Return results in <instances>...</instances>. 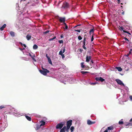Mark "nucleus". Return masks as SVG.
Here are the masks:
<instances>
[{"mask_svg":"<svg viewBox=\"0 0 132 132\" xmlns=\"http://www.w3.org/2000/svg\"><path fill=\"white\" fill-rule=\"evenodd\" d=\"M23 46L25 47H26V45L24 44H23Z\"/></svg>","mask_w":132,"mask_h":132,"instance_id":"49","label":"nucleus"},{"mask_svg":"<svg viewBox=\"0 0 132 132\" xmlns=\"http://www.w3.org/2000/svg\"><path fill=\"white\" fill-rule=\"evenodd\" d=\"M62 53H62V51L61 50L60 51L59 53V54L61 55L63 54Z\"/></svg>","mask_w":132,"mask_h":132,"instance_id":"35","label":"nucleus"},{"mask_svg":"<svg viewBox=\"0 0 132 132\" xmlns=\"http://www.w3.org/2000/svg\"><path fill=\"white\" fill-rule=\"evenodd\" d=\"M123 123V122L122 121H120L119 122V125H122Z\"/></svg>","mask_w":132,"mask_h":132,"instance_id":"32","label":"nucleus"},{"mask_svg":"<svg viewBox=\"0 0 132 132\" xmlns=\"http://www.w3.org/2000/svg\"><path fill=\"white\" fill-rule=\"evenodd\" d=\"M121 5H123V3H121Z\"/></svg>","mask_w":132,"mask_h":132,"instance_id":"64","label":"nucleus"},{"mask_svg":"<svg viewBox=\"0 0 132 132\" xmlns=\"http://www.w3.org/2000/svg\"><path fill=\"white\" fill-rule=\"evenodd\" d=\"M91 62L92 63H94V62H93V60H91Z\"/></svg>","mask_w":132,"mask_h":132,"instance_id":"56","label":"nucleus"},{"mask_svg":"<svg viewBox=\"0 0 132 132\" xmlns=\"http://www.w3.org/2000/svg\"><path fill=\"white\" fill-rule=\"evenodd\" d=\"M38 48V46L36 44H34L33 46V48L34 49H37Z\"/></svg>","mask_w":132,"mask_h":132,"instance_id":"20","label":"nucleus"},{"mask_svg":"<svg viewBox=\"0 0 132 132\" xmlns=\"http://www.w3.org/2000/svg\"><path fill=\"white\" fill-rule=\"evenodd\" d=\"M41 127V126H40V125H37L36 126V128L35 129L36 130H38Z\"/></svg>","mask_w":132,"mask_h":132,"instance_id":"19","label":"nucleus"},{"mask_svg":"<svg viewBox=\"0 0 132 132\" xmlns=\"http://www.w3.org/2000/svg\"><path fill=\"white\" fill-rule=\"evenodd\" d=\"M125 126H132V123H131L126 122L125 123Z\"/></svg>","mask_w":132,"mask_h":132,"instance_id":"16","label":"nucleus"},{"mask_svg":"<svg viewBox=\"0 0 132 132\" xmlns=\"http://www.w3.org/2000/svg\"><path fill=\"white\" fill-rule=\"evenodd\" d=\"M29 55L30 56L32 59L35 62H36V60L35 59L34 57H35V55L32 53V54L30 53L29 54Z\"/></svg>","mask_w":132,"mask_h":132,"instance_id":"9","label":"nucleus"},{"mask_svg":"<svg viewBox=\"0 0 132 132\" xmlns=\"http://www.w3.org/2000/svg\"><path fill=\"white\" fill-rule=\"evenodd\" d=\"M104 132H108V129H106Z\"/></svg>","mask_w":132,"mask_h":132,"instance_id":"54","label":"nucleus"},{"mask_svg":"<svg viewBox=\"0 0 132 132\" xmlns=\"http://www.w3.org/2000/svg\"><path fill=\"white\" fill-rule=\"evenodd\" d=\"M116 81L117 83L118 84H119L121 86H125L124 84L120 80L118 79H117L116 80Z\"/></svg>","mask_w":132,"mask_h":132,"instance_id":"4","label":"nucleus"},{"mask_svg":"<svg viewBox=\"0 0 132 132\" xmlns=\"http://www.w3.org/2000/svg\"><path fill=\"white\" fill-rule=\"evenodd\" d=\"M84 62H81V67L82 68H84L85 67V65H84Z\"/></svg>","mask_w":132,"mask_h":132,"instance_id":"27","label":"nucleus"},{"mask_svg":"<svg viewBox=\"0 0 132 132\" xmlns=\"http://www.w3.org/2000/svg\"><path fill=\"white\" fill-rule=\"evenodd\" d=\"M48 60L49 63L51 64L52 65V63L50 57H48Z\"/></svg>","mask_w":132,"mask_h":132,"instance_id":"17","label":"nucleus"},{"mask_svg":"<svg viewBox=\"0 0 132 132\" xmlns=\"http://www.w3.org/2000/svg\"><path fill=\"white\" fill-rule=\"evenodd\" d=\"M25 116L28 120L29 121H31V119L30 117L26 115H25Z\"/></svg>","mask_w":132,"mask_h":132,"instance_id":"14","label":"nucleus"},{"mask_svg":"<svg viewBox=\"0 0 132 132\" xmlns=\"http://www.w3.org/2000/svg\"><path fill=\"white\" fill-rule=\"evenodd\" d=\"M19 49L21 51H22V50H24L25 49L24 48H20Z\"/></svg>","mask_w":132,"mask_h":132,"instance_id":"44","label":"nucleus"},{"mask_svg":"<svg viewBox=\"0 0 132 132\" xmlns=\"http://www.w3.org/2000/svg\"><path fill=\"white\" fill-rule=\"evenodd\" d=\"M81 72L82 74H84V75L85 74H86V73H88V72H87V71H81Z\"/></svg>","mask_w":132,"mask_h":132,"instance_id":"28","label":"nucleus"},{"mask_svg":"<svg viewBox=\"0 0 132 132\" xmlns=\"http://www.w3.org/2000/svg\"><path fill=\"white\" fill-rule=\"evenodd\" d=\"M124 39H125L126 40H127L128 41H129V40H128V39H127V38H126V37H125V38H124Z\"/></svg>","mask_w":132,"mask_h":132,"instance_id":"46","label":"nucleus"},{"mask_svg":"<svg viewBox=\"0 0 132 132\" xmlns=\"http://www.w3.org/2000/svg\"><path fill=\"white\" fill-rule=\"evenodd\" d=\"M124 11H123L122 12V13H121V14H122V15H124Z\"/></svg>","mask_w":132,"mask_h":132,"instance_id":"50","label":"nucleus"},{"mask_svg":"<svg viewBox=\"0 0 132 132\" xmlns=\"http://www.w3.org/2000/svg\"><path fill=\"white\" fill-rule=\"evenodd\" d=\"M67 128V126H64V127H63V128L65 129V130H66V129Z\"/></svg>","mask_w":132,"mask_h":132,"instance_id":"43","label":"nucleus"},{"mask_svg":"<svg viewBox=\"0 0 132 132\" xmlns=\"http://www.w3.org/2000/svg\"><path fill=\"white\" fill-rule=\"evenodd\" d=\"M80 25H81L80 24H79V25H77V26H76L75 27H77V26H80Z\"/></svg>","mask_w":132,"mask_h":132,"instance_id":"60","label":"nucleus"},{"mask_svg":"<svg viewBox=\"0 0 132 132\" xmlns=\"http://www.w3.org/2000/svg\"><path fill=\"white\" fill-rule=\"evenodd\" d=\"M19 44H20L21 45H23V44H22V43L21 42H20L19 43Z\"/></svg>","mask_w":132,"mask_h":132,"instance_id":"51","label":"nucleus"},{"mask_svg":"<svg viewBox=\"0 0 132 132\" xmlns=\"http://www.w3.org/2000/svg\"><path fill=\"white\" fill-rule=\"evenodd\" d=\"M61 55L62 56V58L63 59V58H64L65 56H64V54H62V55Z\"/></svg>","mask_w":132,"mask_h":132,"instance_id":"42","label":"nucleus"},{"mask_svg":"<svg viewBox=\"0 0 132 132\" xmlns=\"http://www.w3.org/2000/svg\"><path fill=\"white\" fill-rule=\"evenodd\" d=\"M85 36H85H86V34L85 35H84V36Z\"/></svg>","mask_w":132,"mask_h":132,"instance_id":"62","label":"nucleus"},{"mask_svg":"<svg viewBox=\"0 0 132 132\" xmlns=\"http://www.w3.org/2000/svg\"><path fill=\"white\" fill-rule=\"evenodd\" d=\"M65 121H64L58 123L56 126V128L57 129H61L65 125Z\"/></svg>","mask_w":132,"mask_h":132,"instance_id":"2","label":"nucleus"},{"mask_svg":"<svg viewBox=\"0 0 132 132\" xmlns=\"http://www.w3.org/2000/svg\"><path fill=\"white\" fill-rule=\"evenodd\" d=\"M94 29H92L90 30L89 31L90 34L91 33L93 34L94 33Z\"/></svg>","mask_w":132,"mask_h":132,"instance_id":"23","label":"nucleus"},{"mask_svg":"<svg viewBox=\"0 0 132 132\" xmlns=\"http://www.w3.org/2000/svg\"><path fill=\"white\" fill-rule=\"evenodd\" d=\"M86 38L84 36V38L83 40V46L82 47L85 50H86V47H85V45L86 44Z\"/></svg>","mask_w":132,"mask_h":132,"instance_id":"8","label":"nucleus"},{"mask_svg":"<svg viewBox=\"0 0 132 132\" xmlns=\"http://www.w3.org/2000/svg\"><path fill=\"white\" fill-rule=\"evenodd\" d=\"M70 127H68L67 126V128L66 129V130L67 132H68L69 131V129L70 128Z\"/></svg>","mask_w":132,"mask_h":132,"instance_id":"29","label":"nucleus"},{"mask_svg":"<svg viewBox=\"0 0 132 132\" xmlns=\"http://www.w3.org/2000/svg\"><path fill=\"white\" fill-rule=\"evenodd\" d=\"M117 1H118V3H119L120 2V0H117Z\"/></svg>","mask_w":132,"mask_h":132,"instance_id":"53","label":"nucleus"},{"mask_svg":"<svg viewBox=\"0 0 132 132\" xmlns=\"http://www.w3.org/2000/svg\"><path fill=\"white\" fill-rule=\"evenodd\" d=\"M95 79L97 81L99 80L102 82L105 81V79L101 77H96L95 78Z\"/></svg>","mask_w":132,"mask_h":132,"instance_id":"7","label":"nucleus"},{"mask_svg":"<svg viewBox=\"0 0 132 132\" xmlns=\"http://www.w3.org/2000/svg\"><path fill=\"white\" fill-rule=\"evenodd\" d=\"M42 70H39L40 72L44 76H46L47 73H49L50 71L49 70L47 69L43 68V67H42Z\"/></svg>","mask_w":132,"mask_h":132,"instance_id":"1","label":"nucleus"},{"mask_svg":"<svg viewBox=\"0 0 132 132\" xmlns=\"http://www.w3.org/2000/svg\"><path fill=\"white\" fill-rule=\"evenodd\" d=\"M60 37H61V38H63V36H62V35H61V36H60Z\"/></svg>","mask_w":132,"mask_h":132,"instance_id":"58","label":"nucleus"},{"mask_svg":"<svg viewBox=\"0 0 132 132\" xmlns=\"http://www.w3.org/2000/svg\"><path fill=\"white\" fill-rule=\"evenodd\" d=\"M123 31L124 32L127 33L128 34H129V35H131V34L130 33H129V32L127 31H126L125 30H123Z\"/></svg>","mask_w":132,"mask_h":132,"instance_id":"33","label":"nucleus"},{"mask_svg":"<svg viewBox=\"0 0 132 132\" xmlns=\"http://www.w3.org/2000/svg\"><path fill=\"white\" fill-rule=\"evenodd\" d=\"M132 51V49H131L130 50V51L131 52V51Z\"/></svg>","mask_w":132,"mask_h":132,"instance_id":"63","label":"nucleus"},{"mask_svg":"<svg viewBox=\"0 0 132 132\" xmlns=\"http://www.w3.org/2000/svg\"><path fill=\"white\" fill-rule=\"evenodd\" d=\"M65 51V47H64L63 49V51H62V53H64Z\"/></svg>","mask_w":132,"mask_h":132,"instance_id":"41","label":"nucleus"},{"mask_svg":"<svg viewBox=\"0 0 132 132\" xmlns=\"http://www.w3.org/2000/svg\"><path fill=\"white\" fill-rule=\"evenodd\" d=\"M68 26L67 25L65 26V28H64V29H68Z\"/></svg>","mask_w":132,"mask_h":132,"instance_id":"45","label":"nucleus"},{"mask_svg":"<svg viewBox=\"0 0 132 132\" xmlns=\"http://www.w3.org/2000/svg\"><path fill=\"white\" fill-rule=\"evenodd\" d=\"M123 28L122 27H120V28H119V29L120 30H123Z\"/></svg>","mask_w":132,"mask_h":132,"instance_id":"36","label":"nucleus"},{"mask_svg":"<svg viewBox=\"0 0 132 132\" xmlns=\"http://www.w3.org/2000/svg\"><path fill=\"white\" fill-rule=\"evenodd\" d=\"M5 105H1L0 106V109H2L3 108H5Z\"/></svg>","mask_w":132,"mask_h":132,"instance_id":"30","label":"nucleus"},{"mask_svg":"<svg viewBox=\"0 0 132 132\" xmlns=\"http://www.w3.org/2000/svg\"><path fill=\"white\" fill-rule=\"evenodd\" d=\"M129 121H130V122H131V121H132V118Z\"/></svg>","mask_w":132,"mask_h":132,"instance_id":"57","label":"nucleus"},{"mask_svg":"<svg viewBox=\"0 0 132 132\" xmlns=\"http://www.w3.org/2000/svg\"><path fill=\"white\" fill-rule=\"evenodd\" d=\"M91 59V56H87L86 57V61L87 62H89Z\"/></svg>","mask_w":132,"mask_h":132,"instance_id":"11","label":"nucleus"},{"mask_svg":"<svg viewBox=\"0 0 132 132\" xmlns=\"http://www.w3.org/2000/svg\"><path fill=\"white\" fill-rule=\"evenodd\" d=\"M31 36L30 35H28L26 36V38L28 40H29L31 38Z\"/></svg>","mask_w":132,"mask_h":132,"instance_id":"21","label":"nucleus"},{"mask_svg":"<svg viewBox=\"0 0 132 132\" xmlns=\"http://www.w3.org/2000/svg\"><path fill=\"white\" fill-rule=\"evenodd\" d=\"M113 129V127L110 126L108 127V130H112Z\"/></svg>","mask_w":132,"mask_h":132,"instance_id":"22","label":"nucleus"},{"mask_svg":"<svg viewBox=\"0 0 132 132\" xmlns=\"http://www.w3.org/2000/svg\"><path fill=\"white\" fill-rule=\"evenodd\" d=\"M59 42L60 44L63 43V41L62 40H59Z\"/></svg>","mask_w":132,"mask_h":132,"instance_id":"34","label":"nucleus"},{"mask_svg":"<svg viewBox=\"0 0 132 132\" xmlns=\"http://www.w3.org/2000/svg\"><path fill=\"white\" fill-rule=\"evenodd\" d=\"M130 100H131L132 101V96H130Z\"/></svg>","mask_w":132,"mask_h":132,"instance_id":"47","label":"nucleus"},{"mask_svg":"<svg viewBox=\"0 0 132 132\" xmlns=\"http://www.w3.org/2000/svg\"><path fill=\"white\" fill-rule=\"evenodd\" d=\"M129 54H128L127 55H126V56H127L128 57V56H129Z\"/></svg>","mask_w":132,"mask_h":132,"instance_id":"59","label":"nucleus"},{"mask_svg":"<svg viewBox=\"0 0 132 132\" xmlns=\"http://www.w3.org/2000/svg\"><path fill=\"white\" fill-rule=\"evenodd\" d=\"M46 57H47V58H48V57H49L48 56H47V54H46Z\"/></svg>","mask_w":132,"mask_h":132,"instance_id":"61","label":"nucleus"},{"mask_svg":"<svg viewBox=\"0 0 132 132\" xmlns=\"http://www.w3.org/2000/svg\"><path fill=\"white\" fill-rule=\"evenodd\" d=\"M63 23V24H64L65 25V26L67 25V24H66V23H65V22H64Z\"/></svg>","mask_w":132,"mask_h":132,"instance_id":"52","label":"nucleus"},{"mask_svg":"<svg viewBox=\"0 0 132 132\" xmlns=\"http://www.w3.org/2000/svg\"><path fill=\"white\" fill-rule=\"evenodd\" d=\"M60 132H65L66 130L63 129V128L61 129Z\"/></svg>","mask_w":132,"mask_h":132,"instance_id":"25","label":"nucleus"},{"mask_svg":"<svg viewBox=\"0 0 132 132\" xmlns=\"http://www.w3.org/2000/svg\"><path fill=\"white\" fill-rule=\"evenodd\" d=\"M72 120H70L67 121L66 123V125L67 126L70 127L72 125Z\"/></svg>","mask_w":132,"mask_h":132,"instance_id":"6","label":"nucleus"},{"mask_svg":"<svg viewBox=\"0 0 132 132\" xmlns=\"http://www.w3.org/2000/svg\"><path fill=\"white\" fill-rule=\"evenodd\" d=\"M95 121L92 122L91 121L89 120H88L87 121V123L88 125H90L95 123Z\"/></svg>","mask_w":132,"mask_h":132,"instance_id":"10","label":"nucleus"},{"mask_svg":"<svg viewBox=\"0 0 132 132\" xmlns=\"http://www.w3.org/2000/svg\"><path fill=\"white\" fill-rule=\"evenodd\" d=\"M116 68L119 71H121L122 70V69L120 67H116Z\"/></svg>","mask_w":132,"mask_h":132,"instance_id":"15","label":"nucleus"},{"mask_svg":"<svg viewBox=\"0 0 132 132\" xmlns=\"http://www.w3.org/2000/svg\"><path fill=\"white\" fill-rule=\"evenodd\" d=\"M131 52L130 51H129V54H131Z\"/></svg>","mask_w":132,"mask_h":132,"instance_id":"55","label":"nucleus"},{"mask_svg":"<svg viewBox=\"0 0 132 132\" xmlns=\"http://www.w3.org/2000/svg\"><path fill=\"white\" fill-rule=\"evenodd\" d=\"M10 35L12 37H14L15 36L14 33L13 31H11L10 32Z\"/></svg>","mask_w":132,"mask_h":132,"instance_id":"18","label":"nucleus"},{"mask_svg":"<svg viewBox=\"0 0 132 132\" xmlns=\"http://www.w3.org/2000/svg\"><path fill=\"white\" fill-rule=\"evenodd\" d=\"M50 32L49 30H48L44 32V33L45 34H46Z\"/></svg>","mask_w":132,"mask_h":132,"instance_id":"40","label":"nucleus"},{"mask_svg":"<svg viewBox=\"0 0 132 132\" xmlns=\"http://www.w3.org/2000/svg\"><path fill=\"white\" fill-rule=\"evenodd\" d=\"M40 123H41L40 124V126H44L45 125V122L43 120H41L40 121Z\"/></svg>","mask_w":132,"mask_h":132,"instance_id":"12","label":"nucleus"},{"mask_svg":"<svg viewBox=\"0 0 132 132\" xmlns=\"http://www.w3.org/2000/svg\"><path fill=\"white\" fill-rule=\"evenodd\" d=\"M97 83H96V82H94V83H91L90 84L92 85H95Z\"/></svg>","mask_w":132,"mask_h":132,"instance_id":"37","label":"nucleus"},{"mask_svg":"<svg viewBox=\"0 0 132 132\" xmlns=\"http://www.w3.org/2000/svg\"><path fill=\"white\" fill-rule=\"evenodd\" d=\"M94 39V38L93 37V35L91 39V41L92 42L93 40Z\"/></svg>","mask_w":132,"mask_h":132,"instance_id":"38","label":"nucleus"},{"mask_svg":"<svg viewBox=\"0 0 132 132\" xmlns=\"http://www.w3.org/2000/svg\"><path fill=\"white\" fill-rule=\"evenodd\" d=\"M78 38L79 40H80L82 39V38L80 36H79L78 37Z\"/></svg>","mask_w":132,"mask_h":132,"instance_id":"31","label":"nucleus"},{"mask_svg":"<svg viewBox=\"0 0 132 132\" xmlns=\"http://www.w3.org/2000/svg\"><path fill=\"white\" fill-rule=\"evenodd\" d=\"M79 51H80L81 52H82L83 51V50L81 49H79Z\"/></svg>","mask_w":132,"mask_h":132,"instance_id":"48","label":"nucleus"},{"mask_svg":"<svg viewBox=\"0 0 132 132\" xmlns=\"http://www.w3.org/2000/svg\"><path fill=\"white\" fill-rule=\"evenodd\" d=\"M70 129L71 130V132H73L74 130V127L73 126H71L70 128Z\"/></svg>","mask_w":132,"mask_h":132,"instance_id":"24","label":"nucleus"},{"mask_svg":"<svg viewBox=\"0 0 132 132\" xmlns=\"http://www.w3.org/2000/svg\"><path fill=\"white\" fill-rule=\"evenodd\" d=\"M59 21L61 23H63L65 21V17H59Z\"/></svg>","mask_w":132,"mask_h":132,"instance_id":"5","label":"nucleus"},{"mask_svg":"<svg viewBox=\"0 0 132 132\" xmlns=\"http://www.w3.org/2000/svg\"><path fill=\"white\" fill-rule=\"evenodd\" d=\"M75 31H77V32H80L81 31L80 30H74Z\"/></svg>","mask_w":132,"mask_h":132,"instance_id":"39","label":"nucleus"},{"mask_svg":"<svg viewBox=\"0 0 132 132\" xmlns=\"http://www.w3.org/2000/svg\"><path fill=\"white\" fill-rule=\"evenodd\" d=\"M56 38V36H54L53 38L50 39L49 40V41H51L52 40H53L55 39Z\"/></svg>","mask_w":132,"mask_h":132,"instance_id":"26","label":"nucleus"},{"mask_svg":"<svg viewBox=\"0 0 132 132\" xmlns=\"http://www.w3.org/2000/svg\"><path fill=\"white\" fill-rule=\"evenodd\" d=\"M69 4L67 2H64L62 6V7L64 9H67L69 7Z\"/></svg>","mask_w":132,"mask_h":132,"instance_id":"3","label":"nucleus"},{"mask_svg":"<svg viewBox=\"0 0 132 132\" xmlns=\"http://www.w3.org/2000/svg\"><path fill=\"white\" fill-rule=\"evenodd\" d=\"M6 25L5 24H4L0 28V30L1 31L3 30L6 27Z\"/></svg>","mask_w":132,"mask_h":132,"instance_id":"13","label":"nucleus"}]
</instances>
